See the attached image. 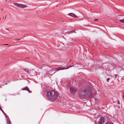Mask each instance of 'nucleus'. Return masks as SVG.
Here are the masks:
<instances>
[{
    "label": "nucleus",
    "instance_id": "f257e3e1",
    "mask_svg": "<svg viewBox=\"0 0 124 124\" xmlns=\"http://www.w3.org/2000/svg\"><path fill=\"white\" fill-rule=\"evenodd\" d=\"M80 95L82 98H90L92 95L91 89L89 86H86L83 87L80 90Z\"/></svg>",
    "mask_w": 124,
    "mask_h": 124
},
{
    "label": "nucleus",
    "instance_id": "f03ea898",
    "mask_svg": "<svg viewBox=\"0 0 124 124\" xmlns=\"http://www.w3.org/2000/svg\"><path fill=\"white\" fill-rule=\"evenodd\" d=\"M46 95L47 97L53 101L55 100L58 97L57 93L53 90L47 92Z\"/></svg>",
    "mask_w": 124,
    "mask_h": 124
},
{
    "label": "nucleus",
    "instance_id": "7ed1b4c3",
    "mask_svg": "<svg viewBox=\"0 0 124 124\" xmlns=\"http://www.w3.org/2000/svg\"><path fill=\"white\" fill-rule=\"evenodd\" d=\"M13 4L18 8H23L27 7V6L25 5L19 4L16 3H13Z\"/></svg>",
    "mask_w": 124,
    "mask_h": 124
},
{
    "label": "nucleus",
    "instance_id": "20e7f679",
    "mask_svg": "<svg viewBox=\"0 0 124 124\" xmlns=\"http://www.w3.org/2000/svg\"><path fill=\"white\" fill-rule=\"evenodd\" d=\"M74 65H72V66H70L66 68H64L63 67H60L59 68H58L56 69V70L57 71H58L60 70H64V69H68L69 68H71L72 67H74Z\"/></svg>",
    "mask_w": 124,
    "mask_h": 124
},
{
    "label": "nucleus",
    "instance_id": "39448f33",
    "mask_svg": "<svg viewBox=\"0 0 124 124\" xmlns=\"http://www.w3.org/2000/svg\"><path fill=\"white\" fill-rule=\"evenodd\" d=\"M105 122L104 117H102L100 119V121L98 122V124H102L104 123Z\"/></svg>",
    "mask_w": 124,
    "mask_h": 124
},
{
    "label": "nucleus",
    "instance_id": "423d86ee",
    "mask_svg": "<svg viewBox=\"0 0 124 124\" xmlns=\"http://www.w3.org/2000/svg\"><path fill=\"white\" fill-rule=\"evenodd\" d=\"M76 92V90L74 88L72 87L70 88V92L71 94H74Z\"/></svg>",
    "mask_w": 124,
    "mask_h": 124
},
{
    "label": "nucleus",
    "instance_id": "0eeeda50",
    "mask_svg": "<svg viewBox=\"0 0 124 124\" xmlns=\"http://www.w3.org/2000/svg\"><path fill=\"white\" fill-rule=\"evenodd\" d=\"M23 90H26L29 93H31L32 92V91H31L28 88V87L27 86H26L25 87L23 88Z\"/></svg>",
    "mask_w": 124,
    "mask_h": 124
},
{
    "label": "nucleus",
    "instance_id": "6e6552de",
    "mask_svg": "<svg viewBox=\"0 0 124 124\" xmlns=\"http://www.w3.org/2000/svg\"><path fill=\"white\" fill-rule=\"evenodd\" d=\"M7 124H11V122L10 120L8 117V118H7Z\"/></svg>",
    "mask_w": 124,
    "mask_h": 124
},
{
    "label": "nucleus",
    "instance_id": "1a4fd4ad",
    "mask_svg": "<svg viewBox=\"0 0 124 124\" xmlns=\"http://www.w3.org/2000/svg\"><path fill=\"white\" fill-rule=\"evenodd\" d=\"M68 15L70 16L73 17H76V15H75L74 14L72 13H71L70 14H69Z\"/></svg>",
    "mask_w": 124,
    "mask_h": 124
},
{
    "label": "nucleus",
    "instance_id": "9d476101",
    "mask_svg": "<svg viewBox=\"0 0 124 124\" xmlns=\"http://www.w3.org/2000/svg\"><path fill=\"white\" fill-rule=\"evenodd\" d=\"M0 110L5 115H6V116H7V115L4 112L2 109H1V108H0Z\"/></svg>",
    "mask_w": 124,
    "mask_h": 124
},
{
    "label": "nucleus",
    "instance_id": "9b49d317",
    "mask_svg": "<svg viewBox=\"0 0 124 124\" xmlns=\"http://www.w3.org/2000/svg\"><path fill=\"white\" fill-rule=\"evenodd\" d=\"M23 70L26 71V72L28 73L29 72L28 70L27 69H24Z\"/></svg>",
    "mask_w": 124,
    "mask_h": 124
},
{
    "label": "nucleus",
    "instance_id": "f8f14e48",
    "mask_svg": "<svg viewBox=\"0 0 124 124\" xmlns=\"http://www.w3.org/2000/svg\"><path fill=\"white\" fill-rule=\"evenodd\" d=\"M119 21L121 22L122 23H124V19H121L119 20Z\"/></svg>",
    "mask_w": 124,
    "mask_h": 124
},
{
    "label": "nucleus",
    "instance_id": "ddd939ff",
    "mask_svg": "<svg viewBox=\"0 0 124 124\" xmlns=\"http://www.w3.org/2000/svg\"><path fill=\"white\" fill-rule=\"evenodd\" d=\"M51 72V71H49V74H50V75H52L53 74H54V73L55 72H54V73H50Z\"/></svg>",
    "mask_w": 124,
    "mask_h": 124
},
{
    "label": "nucleus",
    "instance_id": "4468645a",
    "mask_svg": "<svg viewBox=\"0 0 124 124\" xmlns=\"http://www.w3.org/2000/svg\"><path fill=\"white\" fill-rule=\"evenodd\" d=\"M109 80V78H108L107 79V81H108Z\"/></svg>",
    "mask_w": 124,
    "mask_h": 124
},
{
    "label": "nucleus",
    "instance_id": "2eb2a0df",
    "mask_svg": "<svg viewBox=\"0 0 124 124\" xmlns=\"http://www.w3.org/2000/svg\"><path fill=\"white\" fill-rule=\"evenodd\" d=\"M20 40V39H15V40L16 41V40L19 41V40Z\"/></svg>",
    "mask_w": 124,
    "mask_h": 124
},
{
    "label": "nucleus",
    "instance_id": "dca6fc26",
    "mask_svg": "<svg viewBox=\"0 0 124 124\" xmlns=\"http://www.w3.org/2000/svg\"><path fill=\"white\" fill-rule=\"evenodd\" d=\"M109 123H112L111 122H109L107 123H106L105 124H109Z\"/></svg>",
    "mask_w": 124,
    "mask_h": 124
},
{
    "label": "nucleus",
    "instance_id": "f3484780",
    "mask_svg": "<svg viewBox=\"0 0 124 124\" xmlns=\"http://www.w3.org/2000/svg\"><path fill=\"white\" fill-rule=\"evenodd\" d=\"M117 103L118 104H119L120 103V102L119 101H117Z\"/></svg>",
    "mask_w": 124,
    "mask_h": 124
},
{
    "label": "nucleus",
    "instance_id": "a211bd4d",
    "mask_svg": "<svg viewBox=\"0 0 124 124\" xmlns=\"http://www.w3.org/2000/svg\"><path fill=\"white\" fill-rule=\"evenodd\" d=\"M109 124H113V123H109Z\"/></svg>",
    "mask_w": 124,
    "mask_h": 124
},
{
    "label": "nucleus",
    "instance_id": "6ab92c4d",
    "mask_svg": "<svg viewBox=\"0 0 124 124\" xmlns=\"http://www.w3.org/2000/svg\"><path fill=\"white\" fill-rule=\"evenodd\" d=\"M98 20V19H96L94 20L95 21H96Z\"/></svg>",
    "mask_w": 124,
    "mask_h": 124
},
{
    "label": "nucleus",
    "instance_id": "aec40b11",
    "mask_svg": "<svg viewBox=\"0 0 124 124\" xmlns=\"http://www.w3.org/2000/svg\"><path fill=\"white\" fill-rule=\"evenodd\" d=\"M6 16H5V19H6Z\"/></svg>",
    "mask_w": 124,
    "mask_h": 124
},
{
    "label": "nucleus",
    "instance_id": "412c9836",
    "mask_svg": "<svg viewBox=\"0 0 124 124\" xmlns=\"http://www.w3.org/2000/svg\"><path fill=\"white\" fill-rule=\"evenodd\" d=\"M3 9V8H1V10H2Z\"/></svg>",
    "mask_w": 124,
    "mask_h": 124
},
{
    "label": "nucleus",
    "instance_id": "4be33fe9",
    "mask_svg": "<svg viewBox=\"0 0 124 124\" xmlns=\"http://www.w3.org/2000/svg\"><path fill=\"white\" fill-rule=\"evenodd\" d=\"M5 45H8V44H5Z\"/></svg>",
    "mask_w": 124,
    "mask_h": 124
},
{
    "label": "nucleus",
    "instance_id": "5701e85b",
    "mask_svg": "<svg viewBox=\"0 0 124 124\" xmlns=\"http://www.w3.org/2000/svg\"><path fill=\"white\" fill-rule=\"evenodd\" d=\"M7 84H8L7 83H6V84H5L7 85Z\"/></svg>",
    "mask_w": 124,
    "mask_h": 124
},
{
    "label": "nucleus",
    "instance_id": "b1692460",
    "mask_svg": "<svg viewBox=\"0 0 124 124\" xmlns=\"http://www.w3.org/2000/svg\"><path fill=\"white\" fill-rule=\"evenodd\" d=\"M122 15H120V16H122Z\"/></svg>",
    "mask_w": 124,
    "mask_h": 124
},
{
    "label": "nucleus",
    "instance_id": "393cba45",
    "mask_svg": "<svg viewBox=\"0 0 124 124\" xmlns=\"http://www.w3.org/2000/svg\"><path fill=\"white\" fill-rule=\"evenodd\" d=\"M3 18H4V17H3Z\"/></svg>",
    "mask_w": 124,
    "mask_h": 124
},
{
    "label": "nucleus",
    "instance_id": "a878e982",
    "mask_svg": "<svg viewBox=\"0 0 124 124\" xmlns=\"http://www.w3.org/2000/svg\"><path fill=\"white\" fill-rule=\"evenodd\" d=\"M3 18H4V17H3Z\"/></svg>",
    "mask_w": 124,
    "mask_h": 124
},
{
    "label": "nucleus",
    "instance_id": "bb28decb",
    "mask_svg": "<svg viewBox=\"0 0 124 124\" xmlns=\"http://www.w3.org/2000/svg\"><path fill=\"white\" fill-rule=\"evenodd\" d=\"M10 82H8V83H10Z\"/></svg>",
    "mask_w": 124,
    "mask_h": 124
}]
</instances>
